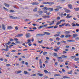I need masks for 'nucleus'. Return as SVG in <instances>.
<instances>
[{"instance_id":"1","label":"nucleus","mask_w":79,"mask_h":79,"mask_svg":"<svg viewBox=\"0 0 79 79\" xmlns=\"http://www.w3.org/2000/svg\"><path fill=\"white\" fill-rule=\"evenodd\" d=\"M42 4H44V5H47V4H48V5H54L55 3L53 2H44L42 3Z\"/></svg>"},{"instance_id":"2","label":"nucleus","mask_w":79,"mask_h":79,"mask_svg":"<svg viewBox=\"0 0 79 79\" xmlns=\"http://www.w3.org/2000/svg\"><path fill=\"white\" fill-rule=\"evenodd\" d=\"M64 10L65 13H71V11L70 10H69L68 9L66 8H64Z\"/></svg>"},{"instance_id":"3","label":"nucleus","mask_w":79,"mask_h":79,"mask_svg":"<svg viewBox=\"0 0 79 79\" xmlns=\"http://www.w3.org/2000/svg\"><path fill=\"white\" fill-rule=\"evenodd\" d=\"M25 36L26 38H29L31 35V34L29 33H26L25 35Z\"/></svg>"},{"instance_id":"4","label":"nucleus","mask_w":79,"mask_h":79,"mask_svg":"<svg viewBox=\"0 0 79 79\" xmlns=\"http://www.w3.org/2000/svg\"><path fill=\"white\" fill-rule=\"evenodd\" d=\"M68 7L70 9H73V6H72V5L71 4H69L68 5Z\"/></svg>"},{"instance_id":"5","label":"nucleus","mask_w":79,"mask_h":79,"mask_svg":"<svg viewBox=\"0 0 79 79\" xmlns=\"http://www.w3.org/2000/svg\"><path fill=\"white\" fill-rule=\"evenodd\" d=\"M9 18H11V19H17V18H18L17 17H14L13 16H11V15H10L9 16Z\"/></svg>"},{"instance_id":"6","label":"nucleus","mask_w":79,"mask_h":79,"mask_svg":"<svg viewBox=\"0 0 79 79\" xmlns=\"http://www.w3.org/2000/svg\"><path fill=\"white\" fill-rule=\"evenodd\" d=\"M42 17L45 19L49 18H50V15H44L42 16Z\"/></svg>"},{"instance_id":"7","label":"nucleus","mask_w":79,"mask_h":79,"mask_svg":"<svg viewBox=\"0 0 79 79\" xmlns=\"http://www.w3.org/2000/svg\"><path fill=\"white\" fill-rule=\"evenodd\" d=\"M22 36H23V34H19L17 35L15 37H22Z\"/></svg>"},{"instance_id":"8","label":"nucleus","mask_w":79,"mask_h":79,"mask_svg":"<svg viewBox=\"0 0 79 79\" xmlns=\"http://www.w3.org/2000/svg\"><path fill=\"white\" fill-rule=\"evenodd\" d=\"M45 35V34H37L36 35V36H44Z\"/></svg>"},{"instance_id":"9","label":"nucleus","mask_w":79,"mask_h":79,"mask_svg":"<svg viewBox=\"0 0 79 79\" xmlns=\"http://www.w3.org/2000/svg\"><path fill=\"white\" fill-rule=\"evenodd\" d=\"M2 29L3 30H5L6 29V27H5V25H4L3 24H2Z\"/></svg>"},{"instance_id":"10","label":"nucleus","mask_w":79,"mask_h":79,"mask_svg":"<svg viewBox=\"0 0 79 79\" xmlns=\"http://www.w3.org/2000/svg\"><path fill=\"white\" fill-rule=\"evenodd\" d=\"M67 42H75V40H67Z\"/></svg>"},{"instance_id":"11","label":"nucleus","mask_w":79,"mask_h":79,"mask_svg":"<svg viewBox=\"0 0 79 79\" xmlns=\"http://www.w3.org/2000/svg\"><path fill=\"white\" fill-rule=\"evenodd\" d=\"M37 75H38V76H39L40 77H42V76H43V74L39 73H37Z\"/></svg>"},{"instance_id":"12","label":"nucleus","mask_w":79,"mask_h":79,"mask_svg":"<svg viewBox=\"0 0 79 79\" xmlns=\"http://www.w3.org/2000/svg\"><path fill=\"white\" fill-rule=\"evenodd\" d=\"M78 34H74L73 35V38H75L76 37H77V36H78Z\"/></svg>"},{"instance_id":"13","label":"nucleus","mask_w":79,"mask_h":79,"mask_svg":"<svg viewBox=\"0 0 79 79\" xmlns=\"http://www.w3.org/2000/svg\"><path fill=\"white\" fill-rule=\"evenodd\" d=\"M31 4H32V5H39V3L38 2H32L31 3Z\"/></svg>"},{"instance_id":"14","label":"nucleus","mask_w":79,"mask_h":79,"mask_svg":"<svg viewBox=\"0 0 79 79\" xmlns=\"http://www.w3.org/2000/svg\"><path fill=\"white\" fill-rule=\"evenodd\" d=\"M62 77L64 79H70V77L67 76H63Z\"/></svg>"},{"instance_id":"15","label":"nucleus","mask_w":79,"mask_h":79,"mask_svg":"<svg viewBox=\"0 0 79 79\" xmlns=\"http://www.w3.org/2000/svg\"><path fill=\"white\" fill-rule=\"evenodd\" d=\"M72 35H67L65 36L66 38H68V37H71Z\"/></svg>"},{"instance_id":"16","label":"nucleus","mask_w":79,"mask_h":79,"mask_svg":"<svg viewBox=\"0 0 79 79\" xmlns=\"http://www.w3.org/2000/svg\"><path fill=\"white\" fill-rule=\"evenodd\" d=\"M44 34H46V35H50V33L48 32H44Z\"/></svg>"},{"instance_id":"17","label":"nucleus","mask_w":79,"mask_h":79,"mask_svg":"<svg viewBox=\"0 0 79 79\" xmlns=\"http://www.w3.org/2000/svg\"><path fill=\"white\" fill-rule=\"evenodd\" d=\"M64 34H68L70 33V31H65L64 32Z\"/></svg>"},{"instance_id":"18","label":"nucleus","mask_w":79,"mask_h":79,"mask_svg":"<svg viewBox=\"0 0 79 79\" xmlns=\"http://www.w3.org/2000/svg\"><path fill=\"white\" fill-rule=\"evenodd\" d=\"M65 24H66V23L62 24V25H60V27H63V26H64Z\"/></svg>"},{"instance_id":"19","label":"nucleus","mask_w":79,"mask_h":79,"mask_svg":"<svg viewBox=\"0 0 79 79\" xmlns=\"http://www.w3.org/2000/svg\"><path fill=\"white\" fill-rule=\"evenodd\" d=\"M24 73L25 74H29V73L27 72L26 71H25L24 72Z\"/></svg>"},{"instance_id":"20","label":"nucleus","mask_w":79,"mask_h":79,"mask_svg":"<svg viewBox=\"0 0 79 79\" xmlns=\"http://www.w3.org/2000/svg\"><path fill=\"white\" fill-rule=\"evenodd\" d=\"M31 39H28L27 41L28 44H31Z\"/></svg>"},{"instance_id":"21","label":"nucleus","mask_w":79,"mask_h":79,"mask_svg":"<svg viewBox=\"0 0 79 79\" xmlns=\"http://www.w3.org/2000/svg\"><path fill=\"white\" fill-rule=\"evenodd\" d=\"M54 77H56V76H61V75L60 74H55L54 75Z\"/></svg>"},{"instance_id":"22","label":"nucleus","mask_w":79,"mask_h":79,"mask_svg":"<svg viewBox=\"0 0 79 79\" xmlns=\"http://www.w3.org/2000/svg\"><path fill=\"white\" fill-rule=\"evenodd\" d=\"M75 11H79V8H74Z\"/></svg>"},{"instance_id":"23","label":"nucleus","mask_w":79,"mask_h":79,"mask_svg":"<svg viewBox=\"0 0 79 79\" xmlns=\"http://www.w3.org/2000/svg\"><path fill=\"white\" fill-rule=\"evenodd\" d=\"M61 22L60 21H59V22H57L56 24V25H57L58 26V25H59V24H61Z\"/></svg>"},{"instance_id":"24","label":"nucleus","mask_w":79,"mask_h":79,"mask_svg":"<svg viewBox=\"0 0 79 79\" xmlns=\"http://www.w3.org/2000/svg\"><path fill=\"white\" fill-rule=\"evenodd\" d=\"M62 58H67V56L65 55H62L61 56Z\"/></svg>"},{"instance_id":"25","label":"nucleus","mask_w":79,"mask_h":79,"mask_svg":"<svg viewBox=\"0 0 79 79\" xmlns=\"http://www.w3.org/2000/svg\"><path fill=\"white\" fill-rule=\"evenodd\" d=\"M4 5H5V6H7V7H9L10 6V5L8 4H7L6 3H4Z\"/></svg>"},{"instance_id":"26","label":"nucleus","mask_w":79,"mask_h":79,"mask_svg":"<svg viewBox=\"0 0 79 79\" xmlns=\"http://www.w3.org/2000/svg\"><path fill=\"white\" fill-rule=\"evenodd\" d=\"M60 35L59 34H56L54 35V37H58L60 36Z\"/></svg>"},{"instance_id":"27","label":"nucleus","mask_w":79,"mask_h":79,"mask_svg":"<svg viewBox=\"0 0 79 79\" xmlns=\"http://www.w3.org/2000/svg\"><path fill=\"white\" fill-rule=\"evenodd\" d=\"M38 12L40 13V14H42V13H43V11L40 10H38Z\"/></svg>"},{"instance_id":"28","label":"nucleus","mask_w":79,"mask_h":79,"mask_svg":"<svg viewBox=\"0 0 79 79\" xmlns=\"http://www.w3.org/2000/svg\"><path fill=\"white\" fill-rule=\"evenodd\" d=\"M42 48H46V49H48L49 50H50V48H49L48 47H45L44 46H42Z\"/></svg>"},{"instance_id":"29","label":"nucleus","mask_w":79,"mask_h":79,"mask_svg":"<svg viewBox=\"0 0 79 79\" xmlns=\"http://www.w3.org/2000/svg\"><path fill=\"white\" fill-rule=\"evenodd\" d=\"M6 51H8V45H7V44H6Z\"/></svg>"},{"instance_id":"30","label":"nucleus","mask_w":79,"mask_h":79,"mask_svg":"<svg viewBox=\"0 0 79 79\" xmlns=\"http://www.w3.org/2000/svg\"><path fill=\"white\" fill-rule=\"evenodd\" d=\"M48 10L49 11H53V8H48Z\"/></svg>"},{"instance_id":"31","label":"nucleus","mask_w":79,"mask_h":79,"mask_svg":"<svg viewBox=\"0 0 79 79\" xmlns=\"http://www.w3.org/2000/svg\"><path fill=\"white\" fill-rule=\"evenodd\" d=\"M54 23H55V21L54 20L53 21H52V23H51L49 24V25H52L53 24H54Z\"/></svg>"},{"instance_id":"32","label":"nucleus","mask_w":79,"mask_h":79,"mask_svg":"<svg viewBox=\"0 0 79 79\" xmlns=\"http://www.w3.org/2000/svg\"><path fill=\"white\" fill-rule=\"evenodd\" d=\"M3 8L4 9V10H5V11H8V9L5 8V7H3Z\"/></svg>"},{"instance_id":"33","label":"nucleus","mask_w":79,"mask_h":79,"mask_svg":"<svg viewBox=\"0 0 79 79\" xmlns=\"http://www.w3.org/2000/svg\"><path fill=\"white\" fill-rule=\"evenodd\" d=\"M8 29H13V27L11 26H8L7 27Z\"/></svg>"},{"instance_id":"34","label":"nucleus","mask_w":79,"mask_h":79,"mask_svg":"<svg viewBox=\"0 0 79 79\" xmlns=\"http://www.w3.org/2000/svg\"><path fill=\"white\" fill-rule=\"evenodd\" d=\"M37 7H35V9H34L33 11L35 12H36L37 10Z\"/></svg>"},{"instance_id":"35","label":"nucleus","mask_w":79,"mask_h":79,"mask_svg":"<svg viewBox=\"0 0 79 79\" xmlns=\"http://www.w3.org/2000/svg\"><path fill=\"white\" fill-rule=\"evenodd\" d=\"M39 64H42V60L40 59L39 60Z\"/></svg>"},{"instance_id":"36","label":"nucleus","mask_w":79,"mask_h":79,"mask_svg":"<svg viewBox=\"0 0 79 79\" xmlns=\"http://www.w3.org/2000/svg\"><path fill=\"white\" fill-rule=\"evenodd\" d=\"M43 10H48V8L47 7H44L43 8Z\"/></svg>"},{"instance_id":"37","label":"nucleus","mask_w":79,"mask_h":79,"mask_svg":"<svg viewBox=\"0 0 79 79\" xmlns=\"http://www.w3.org/2000/svg\"><path fill=\"white\" fill-rule=\"evenodd\" d=\"M44 72L45 73H46V74H47L48 73V71H47L46 70H44Z\"/></svg>"},{"instance_id":"38","label":"nucleus","mask_w":79,"mask_h":79,"mask_svg":"<svg viewBox=\"0 0 79 79\" xmlns=\"http://www.w3.org/2000/svg\"><path fill=\"white\" fill-rule=\"evenodd\" d=\"M42 42H43V40L38 41V43H39L40 44H41V43H42Z\"/></svg>"},{"instance_id":"39","label":"nucleus","mask_w":79,"mask_h":79,"mask_svg":"<svg viewBox=\"0 0 79 79\" xmlns=\"http://www.w3.org/2000/svg\"><path fill=\"white\" fill-rule=\"evenodd\" d=\"M71 26V25L69 24V23H67L65 25V26Z\"/></svg>"},{"instance_id":"40","label":"nucleus","mask_w":79,"mask_h":79,"mask_svg":"<svg viewBox=\"0 0 79 79\" xmlns=\"http://www.w3.org/2000/svg\"><path fill=\"white\" fill-rule=\"evenodd\" d=\"M31 76H32V77L36 76V74H32L31 75Z\"/></svg>"},{"instance_id":"41","label":"nucleus","mask_w":79,"mask_h":79,"mask_svg":"<svg viewBox=\"0 0 79 79\" xmlns=\"http://www.w3.org/2000/svg\"><path fill=\"white\" fill-rule=\"evenodd\" d=\"M28 32H33V31H34V30H28L27 31Z\"/></svg>"},{"instance_id":"42","label":"nucleus","mask_w":79,"mask_h":79,"mask_svg":"<svg viewBox=\"0 0 79 79\" xmlns=\"http://www.w3.org/2000/svg\"><path fill=\"white\" fill-rule=\"evenodd\" d=\"M10 44H11V42L10 41H9V42H8L7 44H6H6H7V45H10Z\"/></svg>"},{"instance_id":"43","label":"nucleus","mask_w":79,"mask_h":79,"mask_svg":"<svg viewBox=\"0 0 79 79\" xmlns=\"http://www.w3.org/2000/svg\"><path fill=\"white\" fill-rule=\"evenodd\" d=\"M61 38H64V35H61L60 36Z\"/></svg>"},{"instance_id":"44","label":"nucleus","mask_w":79,"mask_h":79,"mask_svg":"<svg viewBox=\"0 0 79 79\" xmlns=\"http://www.w3.org/2000/svg\"><path fill=\"white\" fill-rule=\"evenodd\" d=\"M75 61H79V58H76L74 59Z\"/></svg>"},{"instance_id":"45","label":"nucleus","mask_w":79,"mask_h":79,"mask_svg":"<svg viewBox=\"0 0 79 79\" xmlns=\"http://www.w3.org/2000/svg\"><path fill=\"white\" fill-rule=\"evenodd\" d=\"M15 43V44H20V42L19 41H16Z\"/></svg>"},{"instance_id":"46","label":"nucleus","mask_w":79,"mask_h":79,"mask_svg":"<svg viewBox=\"0 0 79 79\" xmlns=\"http://www.w3.org/2000/svg\"><path fill=\"white\" fill-rule=\"evenodd\" d=\"M58 25H56H56L54 27V29H56V28H57V27H58Z\"/></svg>"},{"instance_id":"47","label":"nucleus","mask_w":79,"mask_h":79,"mask_svg":"<svg viewBox=\"0 0 79 79\" xmlns=\"http://www.w3.org/2000/svg\"><path fill=\"white\" fill-rule=\"evenodd\" d=\"M70 58L72 59H73V58H76V56H72L70 57Z\"/></svg>"},{"instance_id":"48","label":"nucleus","mask_w":79,"mask_h":79,"mask_svg":"<svg viewBox=\"0 0 79 79\" xmlns=\"http://www.w3.org/2000/svg\"><path fill=\"white\" fill-rule=\"evenodd\" d=\"M60 21V23H61V22H65V20H61Z\"/></svg>"},{"instance_id":"49","label":"nucleus","mask_w":79,"mask_h":79,"mask_svg":"<svg viewBox=\"0 0 79 79\" xmlns=\"http://www.w3.org/2000/svg\"><path fill=\"white\" fill-rule=\"evenodd\" d=\"M42 18H40V19H38V20L36 21V22H39V20H42Z\"/></svg>"},{"instance_id":"50","label":"nucleus","mask_w":79,"mask_h":79,"mask_svg":"<svg viewBox=\"0 0 79 79\" xmlns=\"http://www.w3.org/2000/svg\"><path fill=\"white\" fill-rule=\"evenodd\" d=\"M56 8H58L59 9V8H61L62 7H61L59 6H56Z\"/></svg>"},{"instance_id":"51","label":"nucleus","mask_w":79,"mask_h":79,"mask_svg":"<svg viewBox=\"0 0 79 79\" xmlns=\"http://www.w3.org/2000/svg\"><path fill=\"white\" fill-rule=\"evenodd\" d=\"M56 40H60V38L59 37H57L56 38Z\"/></svg>"},{"instance_id":"52","label":"nucleus","mask_w":79,"mask_h":79,"mask_svg":"<svg viewBox=\"0 0 79 79\" xmlns=\"http://www.w3.org/2000/svg\"><path fill=\"white\" fill-rule=\"evenodd\" d=\"M47 53V52H44L43 53V55H46Z\"/></svg>"},{"instance_id":"53","label":"nucleus","mask_w":79,"mask_h":79,"mask_svg":"<svg viewBox=\"0 0 79 79\" xmlns=\"http://www.w3.org/2000/svg\"><path fill=\"white\" fill-rule=\"evenodd\" d=\"M50 14H51V13H50V12H49V13H46V15H50Z\"/></svg>"},{"instance_id":"54","label":"nucleus","mask_w":79,"mask_h":79,"mask_svg":"<svg viewBox=\"0 0 79 79\" xmlns=\"http://www.w3.org/2000/svg\"><path fill=\"white\" fill-rule=\"evenodd\" d=\"M10 12H12L13 13H14V12H15L14 10H10Z\"/></svg>"},{"instance_id":"55","label":"nucleus","mask_w":79,"mask_h":79,"mask_svg":"<svg viewBox=\"0 0 79 79\" xmlns=\"http://www.w3.org/2000/svg\"><path fill=\"white\" fill-rule=\"evenodd\" d=\"M75 40H79V37H77L75 38Z\"/></svg>"},{"instance_id":"56","label":"nucleus","mask_w":79,"mask_h":79,"mask_svg":"<svg viewBox=\"0 0 79 79\" xmlns=\"http://www.w3.org/2000/svg\"><path fill=\"white\" fill-rule=\"evenodd\" d=\"M54 55L55 56H57V53H54Z\"/></svg>"},{"instance_id":"57","label":"nucleus","mask_w":79,"mask_h":79,"mask_svg":"<svg viewBox=\"0 0 79 79\" xmlns=\"http://www.w3.org/2000/svg\"><path fill=\"white\" fill-rule=\"evenodd\" d=\"M54 10L55 11H59V9L57 8L56 9H55Z\"/></svg>"},{"instance_id":"58","label":"nucleus","mask_w":79,"mask_h":79,"mask_svg":"<svg viewBox=\"0 0 79 79\" xmlns=\"http://www.w3.org/2000/svg\"><path fill=\"white\" fill-rule=\"evenodd\" d=\"M61 42L64 44L65 43H66V41H65L63 40L61 41Z\"/></svg>"},{"instance_id":"59","label":"nucleus","mask_w":79,"mask_h":79,"mask_svg":"<svg viewBox=\"0 0 79 79\" xmlns=\"http://www.w3.org/2000/svg\"><path fill=\"white\" fill-rule=\"evenodd\" d=\"M56 19H57V20H59L60 19V18L59 17H57Z\"/></svg>"},{"instance_id":"60","label":"nucleus","mask_w":79,"mask_h":79,"mask_svg":"<svg viewBox=\"0 0 79 79\" xmlns=\"http://www.w3.org/2000/svg\"><path fill=\"white\" fill-rule=\"evenodd\" d=\"M40 68L42 69V64H40Z\"/></svg>"},{"instance_id":"61","label":"nucleus","mask_w":79,"mask_h":79,"mask_svg":"<svg viewBox=\"0 0 79 79\" xmlns=\"http://www.w3.org/2000/svg\"><path fill=\"white\" fill-rule=\"evenodd\" d=\"M49 40L50 41H53V39L52 38H50L49 39Z\"/></svg>"},{"instance_id":"62","label":"nucleus","mask_w":79,"mask_h":79,"mask_svg":"<svg viewBox=\"0 0 79 79\" xmlns=\"http://www.w3.org/2000/svg\"><path fill=\"white\" fill-rule=\"evenodd\" d=\"M22 71H18V74H19L20 73H21V72Z\"/></svg>"},{"instance_id":"63","label":"nucleus","mask_w":79,"mask_h":79,"mask_svg":"<svg viewBox=\"0 0 79 79\" xmlns=\"http://www.w3.org/2000/svg\"><path fill=\"white\" fill-rule=\"evenodd\" d=\"M32 29L34 30H36V29H37V28L35 27H33V28Z\"/></svg>"},{"instance_id":"64","label":"nucleus","mask_w":79,"mask_h":79,"mask_svg":"<svg viewBox=\"0 0 79 79\" xmlns=\"http://www.w3.org/2000/svg\"><path fill=\"white\" fill-rule=\"evenodd\" d=\"M76 26H78L79 27V24L77 23H76Z\"/></svg>"}]
</instances>
